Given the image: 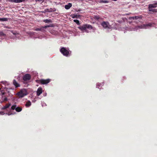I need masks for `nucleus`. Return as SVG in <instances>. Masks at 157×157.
<instances>
[{
	"mask_svg": "<svg viewBox=\"0 0 157 157\" xmlns=\"http://www.w3.org/2000/svg\"><path fill=\"white\" fill-rule=\"evenodd\" d=\"M13 84L16 87H18L20 86V85L16 81V80L14 79L13 81Z\"/></svg>",
	"mask_w": 157,
	"mask_h": 157,
	"instance_id": "nucleus-9",
	"label": "nucleus"
},
{
	"mask_svg": "<svg viewBox=\"0 0 157 157\" xmlns=\"http://www.w3.org/2000/svg\"><path fill=\"white\" fill-rule=\"evenodd\" d=\"M16 107H17V105H13L11 107V109L13 110H14L15 109L16 110Z\"/></svg>",
	"mask_w": 157,
	"mask_h": 157,
	"instance_id": "nucleus-19",
	"label": "nucleus"
},
{
	"mask_svg": "<svg viewBox=\"0 0 157 157\" xmlns=\"http://www.w3.org/2000/svg\"><path fill=\"white\" fill-rule=\"evenodd\" d=\"M112 1H117V0H112Z\"/></svg>",
	"mask_w": 157,
	"mask_h": 157,
	"instance_id": "nucleus-35",
	"label": "nucleus"
},
{
	"mask_svg": "<svg viewBox=\"0 0 157 157\" xmlns=\"http://www.w3.org/2000/svg\"><path fill=\"white\" fill-rule=\"evenodd\" d=\"M147 26H151V23H149L147 25Z\"/></svg>",
	"mask_w": 157,
	"mask_h": 157,
	"instance_id": "nucleus-30",
	"label": "nucleus"
},
{
	"mask_svg": "<svg viewBox=\"0 0 157 157\" xmlns=\"http://www.w3.org/2000/svg\"><path fill=\"white\" fill-rule=\"evenodd\" d=\"M11 105V104L10 103L6 104L5 106H3L2 108V110L5 109L9 107Z\"/></svg>",
	"mask_w": 157,
	"mask_h": 157,
	"instance_id": "nucleus-12",
	"label": "nucleus"
},
{
	"mask_svg": "<svg viewBox=\"0 0 157 157\" xmlns=\"http://www.w3.org/2000/svg\"><path fill=\"white\" fill-rule=\"evenodd\" d=\"M47 12H50V9H45L44 11L43 12H42L45 13Z\"/></svg>",
	"mask_w": 157,
	"mask_h": 157,
	"instance_id": "nucleus-22",
	"label": "nucleus"
},
{
	"mask_svg": "<svg viewBox=\"0 0 157 157\" xmlns=\"http://www.w3.org/2000/svg\"><path fill=\"white\" fill-rule=\"evenodd\" d=\"M109 24V23L108 22H106L105 21H103V22H102L101 24V25L105 29L109 28L108 25Z\"/></svg>",
	"mask_w": 157,
	"mask_h": 157,
	"instance_id": "nucleus-7",
	"label": "nucleus"
},
{
	"mask_svg": "<svg viewBox=\"0 0 157 157\" xmlns=\"http://www.w3.org/2000/svg\"><path fill=\"white\" fill-rule=\"evenodd\" d=\"M15 0H9V1H10L11 2H15Z\"/></svg>",
	"mask_w": 157,
	"mask_h": 157,
	"instance_id": "nucleus-28",
	"label": "nucleus"
},
{
	"mask_svg": "<svg viewBox=\"0 0 157 157\" xmlns=\"http://www.w3.org/2000/svg\"><path fill=\"white\" fill-rule=\"evenodd\" d=\"M22 110V107H16L15 110L17 112H20Z\"/></svg>",
	"mask_w": 157,
	"mask_h": 157,
	"instance_id": "nucleus-14",
	"label": "nucleus"
},
{
	"mask_svg": "<svg viewBox=\"0 0 157 157\" xmlns=\"http://www.w3.org/2000/svg\"><path fill=\"white\" fill-rule=\"evenodd\" d=\"M43 21L46 23H49L52 22V20L51 19H45L43 20Z\"/></svg>",
	"mask_w": 157,
	"mask_h": 157,
	"instance_id": "nucleus-16",
	"label": "nucleus"
},
{
	"mask_svg": "<svg viewBox=\"0 0 157 157\" xmlns=\"http://www.w3.org/2000/svg\"><path fill=\"white\" fill-rule=\"evenodd\" d=\"M31 78V75L28 74H26L23 77V79L24 81H28Z\"/></svg>",
	"mask_w": 157,
	"mask_h": 157,
	"instance_id": "nucleus-6",
	"label": "nucleus"
},
{
	"mask_svg": "<svg viewBox=\"0 0 157 157\" xmlns=\"http://www.w3.org/2000/svg\"><path fill=\"white\" fill-rule=\"evenodd\" d=\"M79 29H80L81 31H85V32H87V29H92L93 28L92 26L89 24H85L82 26H80L78 27Z\"/></svg>",
	"mask_w": 157,
	"mask_h": 157,
	"instance_id": "nucleus-1",
	"label": "nucleus"
},
{
	"mask_svg": "<svg viewBox=\"0 0 157 157\" xmlns=\"http://www.w3.org/2000/svg\"><path fill=\"white\" fill-rule=\"evenodd\" d=\"M99 2L100 3H108L109 2V1L108 0H100L99 1Z\"/></svg>",
	"mask_w": 157,
	"mask_h": 157,
	"instance_id": "nucleus-15",
	"label": "nucleus"
},
{
	"mask_svg": "<svg viewBox=\"0 0 157 157\" xmlns=\"http://www.w3.org/2000/svg\"><path fill=\"white\" fill-rule=\"evenodd\" d=\"M74 21L78 25H79L80 24L79 21L78 20H74Z\"/></svg>",
	"mask_w": 157,
	"mask_h": 157,
	"instance_id": "nucleus-20",
	"label": "nucleus"
},
{
	"mask_svg": "<svg viewBox=\"0 0 157 157\" xmlns=\"http://www.w3.org/2000/svg\"><path fill=\"white\" fill-rule=\"evenodd\" d=\"M5 34L2 32H0V36H4Z\"/></svg>",
	"mask_w": 157,
	"mask_h": 157,
	"instance_id": "nucleus-24",
	"label": "nucleus"
},
{
	"mask_svg": "<svg viewBox=\"0 0 157 157\" xmlns=\"http://www.w3.org/2000/svg\"><path fill=\"white\" fill-rule=\"evenodd\" d=\"M11 114H10V113H8V115H11Z\"/></svg>",
	"mask_w": 157,
	"mask_h": 157,
	"instance_id": "nucleus-34",
	"label": "nucleus"
},
{
	"mask_svg": "<svg viewBox=\"0 0 157 157\" xmlns=\"http://www.w3.org/2000/svg\"><path fill=\"white\" fill-rule=\"evenodd\" d=\"M25 0H16L15 1V3H19L21 2H24Z\"/></svg>",
	"mask_w": 157,
	"mask_h": 157,
	"instance_id": "nucleus-17",
	"label": "nucleus"
},
{
	"mask_svg": "<svg viewBox=\"0 0 157 157\" xmlns=\"http://www.w3.org/2000/svg\"><path fill=\"white\" fill-rule=\"evenodd\" d=\"M42 93V88L39 87L37 90L36 91V95L39 96Z\"/></svg>",
	"mask_w": 157,
	"mask_h": 157,
	"instance_id": "nucleus-8",
	"label": "nucleus"
},
{
	"mask_svg": "<svg viewBox=\"0 0 157 157\" xmlns=\"http://www.w3.org/2000/svg\"><path fill=\"white\" fill-rule=\"evenodd\" d=\"M49 9H50V12H55V11H56V9L54 8H50Z\"/></svg>",
	"mask_w": 157,
	"mask_h": 157,
	"instance_id": "nucleus-21",
	"label": "nucleus"
},
{
	"mask_svg": "<svg viewBox=\"0 0 157 157\" xmlns=\"http://www.w3.org/2000/svg\"><path fill=\"white\" fill-rule=\"evenodd\" d=\"M11 32L13 33V35H16V34L13 32V31H11Z\"/></svg>",
	"mask_w": 157,
	"mask_h": 157,
	"instance_id": "nucleus-31",
	"label": "nucleus"
},
{
	"mask_svg": "<svg viewBox=\"0 0 157 157\" xmlns=\"http://www.w3.org/2000/svg\"><path fill=\"white\" fill-rule=\"evenodd\" d=\"M60 51L63 56H68L70 54L69 51L64 47L60 49Z\"/></svg>",
	"mask_w": 157,
	"mask_h": 157,
	"instance_id": "nucleus-4",
	"label": "nucleus"
},
{
	"mask_svg": "<svg viewBox=\"0 0 157 157\" xmlns=\"http://www.w3.org/2000/svg\"><path fill=\"white\" fill-rule=\"evenodd\" d=\"M4 101H7V98H4Z\"/></svg>",
	"mask_w": 157,
	"mask_h": 157,
	"instance_id": "nucleus-32",
	"label": "nucleus"
},
{
	"mask_svg": "<svg viewBox=\"0 0 157 157\" xmlns=\"http://www.w3.org/2000/svg\"><path fill=\"white\" fill-rule=\"evenodd\" d=\"M5 114L3 112H0V114L3 115Z\"/></svg>",
	"mask_w": 157,
	"mask_h": 157,
	"instance_id": "nucleus-29",
	"label": "nucleus"
},
{
	"mask_svg": "<svg viewBox=\"0 0 157 157\" xmlns=\"http://www.w3.org/2000/svg\"><path fill=\"white\" fill-rule=\"evenodd\" d=\"M128 18L130 20H132V19L135 20L134 17H129Z\"/></svg>",
	"mask_w": 157,
	"mask_h": 157,
	"instance_id": "nucleus-25",
	"label": "nucleus"
},
{
	"mask_svg": "<svg viewBox=\"0 0 157 157\" xmlns=\"http://www.w3.org/2000/svg\"><path fill=\"white\" fill-rule=\"evenodd\" d=\"M49 27V26H42L41 27L42 28H42H45V29H46V28H47L48 27Z\"/></svg>",
	"mask_w": 157,
	"mask_h": 157,
	"instance_id": "nucleus-26",
	"label": "nucleus"
},
{
	"mask_svg": "<svg viewBox=\"0 0 157 157\" xmlns=\"http://www.w3.org/2000/svg\"><path fill=\"white\" fill-rule=\"evenodd\" d=\"M72 6V4L71 3H69L67 5H66L65 6V8L67 10L69 9Z\"/></svg>",
	"mask_w": 157,
	"mask_h": 157,
	"instance_id": "nucleus-11",
	"label": "nucleus"
},
{
	"mask_svg": "<svg viewBox=\"0 0 157 157\" xmlns=\"http://www.w3.org/2000/svg\"><path fill=\"white\" fill-rule=\"evenodd\" d=\"M87 32V33H88V32H87H87Z\"/></svg>",
	"mask_w": 157,
	"mask_h": 157,
	"instance_id": "nucleus-37",
	"label": "nucleus"
},
{
	"mask_svg": "<svg viewBox=\"0 0 157 157\" xmlns=\"http://www.w3.org/2000/svg\"><path fill=\"white\" fill-rule=\"evenodd\" d=\"M42 30V28L41 27V28H36L34 30L36 31H41Z\"/></svg>",
	"mask_w": 157,
	"mask_h": 157,
	"instance_id": "nucleus-23",
	"label": "nucleus"
},
{
	"mask_svg": "<svg viewBox=\"0 0 157 157\" xmlns=\"http://www.w3.org/2000/svg\"><path fill=\"white\" fill-rule=\"evenodd\" d=\"M6 28H8V29H10L11 28L10 27H9L8 26L6 27Z\"/></svg>",
	"mask_w": 157,
	"mask_h": 157,
	"instance_id": "nucleus-33",
	"label": "nucleus"
},
{
	"mask_svg": "<svg viewBox=\"0 0 157 157\" xmlns=\"http://www.w3.org/2000/svg\"><path fill=\"white\" fill-rule=\"evenodd\" d=\"M157 2L153 4H150L148 5V9L149 11H151L153 12H157L156 9H153V8H155L157 6Z\"/></svg>",
	"mask_w": 157,
	"mask_h": 157,
	"instance_id": "nucleus-2",
	"label": "nucleus"
},
{
	"mask_svg": "<svg viewBox=\"0 0 157 157\" xmlns=\"http://www.w3.org/2000/svg\"><path fill=\"white\" fill-rule=\"evenodd\" d=\"M31 105V102L29 101H28L25 104V105L27 107H29Z\"/></svg>",
	"mask_w": 157,
	"mask_h": 157,
	"instance_id": "nucleus-13",
	"label": "nucleus"
},
{
	"mask_svg": "<svg viewBox=\"0 0 157 157\" xmlns=\"http://www.w3.org/2000/svg\"><path fill=\"white\" fill-rule=\"evenodd\" d=\"M98 84H97V86H98Z\"/></svg>",
	"mask_w": 157,
	"mask_h": 157,
	"instance_id": "nucleus-36",
	"label": "nucleus"
},
{
	"mask_svg": "<svg viewBox=\"0 0 157 157\" xmlns=\"http://www.w3.org/2000/svg\"><path fill=\"white\" fill-rule=\"evenodd\" d=\"M139 17L138 16H135L134 17L135 19H137L139 18Z\"/></svg>",
	"mask_w": 157,
	"mask_h": 157,
	"instance_id": "nucleus-27",
	"label": "nucleus"
},
{
	"mask_svg": "<svg viewBox=\"0 0 157 157\" xmlns=\"http://www.w3.org/2000/svg\"><path fill=\"white\" fill-rule=\"evenodd\" d=\"M27 94V92L25 90H21L17 93V95L20 97L22 98Z\"/></svg>",
	"mask_w": 157,
	"mask_h": 157,
	"instance_id": "nucleus-5",
	"label": "nucleus"
},
{
	"mask_svg": "<svg viewBox=\"0 0 157 157\" xmlns=\"http://www.w3.org/2000/svg\"><path fill=\"white\" fill-rule=\"evenodd\" d=\"M51 81V79H41L40 80H36V82L41 84H46L49 83Z\"/></svg>",
	"mask_w": 157,
	"mask_h": 157,
	"instance_id": "nucleus-3",
	"label": "nucleus"
},
{
	"mask_svg": "<svg viewBox=\"0 0 157 157\" xmlns=\"http://www.w3.org/2000/svg\"><path fill=\"white\" fill-rule=\"evenodd\" d=\"M8 19L6 18H0V21H7Z\"/></svg>",
	"mask_w": 157,
	"mask_h": 157,
	"instance_id": "nucleus-18",
	"label": "nucleus"
},
{
	"mask_svg": "<svg viewBox=\"0 0 157 157\" xmlns=\"http://www.w3.org/2000/svg\"><path fill=\"white\" fill-rule=\"evenodd\" d=\"M94 18L98 21L102 20V18L99 15H95L94 16Z\"/></svg>",
	"mask_w": 157,
	"mask_h": 157,
	"instance_id": "nucleus-10",
	"label": "nucleus"
}]
</instances>
